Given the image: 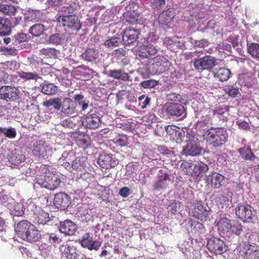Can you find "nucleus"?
<instances>
[{
	"label": "nucleus",
	"instance_id": "obj_1",
	"mask_svg": "<svg viewBox=\"0 0 259 259\" xmlns=\"http://www.w3.org/2000/svg\"><path fill=\"white\" fill-rule=\"evenodd\" d=\"M204 136L207 142L214 147L224 145L228 138L227 130L223 128H209L205 132Z\"/></svg>",
	"mask_w": 259,
	"mask_h": 259
},
{
	"label": "nucleus",
	"instance_id": "obj_2",
	"mask_svg": "<svg viewBox=\"0 0 259 259\" xmlns=\"http://www.w3.org/2000/svg\"><path fill=\"white\" fill-rule=\"evenodd\" d=\"M197 58H194L192 62L195 69L199 71L209 70L217 65V59L212 56L205 55L200 57L203 52H195Z\"/></svg>",
	"mask_w": 259,
	"mask_h": 259
},
{
	"label": "nucleus",
	"instance_id": "obj_3",
	"mask_svg": "<svg viewBox=\"0 0 259 259\" xmlns=\"http://www.w3.org/2000/svg\"><path fill=\"white\" fill-rule=\"evenodd\" d=\"M20 91L14 86L3 85L0 87V99L7 102L14 101L20 98Z\"/></svg>",
	"mask_w": 259,
	"mask_h": 259
},
{
	"label": "nucleus",
	"instance_id": "obj_4",
	"mask_svg": "<svg viewBox=\"0 0 259 259\" xmlns=\"http://www.w3.org/2000/svg\"><path fill=\"white\" fill-rule=\"evenodd\" d=\"M58 20L63 26L73 31H78L82 26L78 16L75 15L60 16Z\"/></svg>",
	"mask_w": 259,
	"mask_h": 259
},
{
	"label": "nucleus",
	"instance_id": "obj_5",
	"mask_svg": "<svg viewBox=\"0 0 259 259\" xmlns=\"http://www.w3.org/2000/svg\"><path fill=\"white\" fill-rule=\"evenodd\" d=\"M236 214L243 221L250 222L255 217V212L249 205L239 204L236 208Z\"/></svg>",
	"mask_w": 259,
	"mask_h": 259
},
{
	"label": "nucleus",
	"instance_id": "obj_6",
	"mask_svg": "<svg viewBox=\"0 0 259 259\" xmlns=\"http://www.w3.org/2000/svg\"><path fill=\"white\" fill-rule=\"evenodd\" d=\"M167 114L177 120H181L186 116V112L184 106L178 102H169L167 105Z\"/></svg>",
	"mask_w": 259,
	"mask_h": 259
},
{
	"label": "nucleus",
	"instance_id": "obj_7",
	"mask_svg": "<svg viewBox=\"0 0 259 259\" xmlns=\"http://www.w3.org/2000/svg\"><path fill=\"white\" fill-rule=\"evenodd\" d=\"M60 250L62 255L67 259H79L80 252L71 241H67L61 245Z\"/></svg>",
	"mask_w": 259,
	"mask_h": 259
},
{
	"label": "nucleus",
	"instance_id": "obj_8",
	"mask_svg": "<svg viewBox=\"0 0 259 259\" xmlns=\"http://www.w3.org/2000/svg\"><path fill=\"white\" fill-rule=\"evenodd\" d=\"M208 249L214 254H221L227 250V247L223 241L218 238H211L207 240Z\"/></svg>",
	"mask_w": 259,
	"mask_h": 259
},
{
	"label": "nucleus",
	"instance_id": "obj_9",
	"mask_svg": "<svg viewBox=\"0 0 259 259\" xmlns=\"http://www.w3.org/2000/svg\"><path fill=\"white\" fill-rule=\"evenodd\" d=\"M209 208L207 206H204L199 201L193 204L191 213L193 217L201 221H206L209 218Z\"/></svg>",
	"mask_w": 259,
	"mask_h": 259
},
{
	"label": "nucleus",
	"instance_id": "obj_10",
	"mask_svg": "<svg viewBox=\"0 0 259 259\" xmlns=\"http://www.w3.org/2000/svg\"><path fill=\"white\" fill-rule=\"evenodd\" d=\"M101 121L99 116L91 111L82 119V124L89 129H95L101 124Z\"/></svg>",
	"mask_w": 259,
	"mask_h": 259
},
{
	"label": "nucleus",
	"instance_id": "obj_11",
	"mask_svg": "<svg viewBox=\"0 0 259 259\" xmlns=\"http://www.w3.org/2000/svg\"><path fill=\"white\" fill-rule=\"evenodd\" d=\"M165 131L167 136L170 140L174 141L178 143H180L183 141L185 132L182 129L176 126L168 125L165 127Z\"/></svg>",
	"mask_w": 259,
	"mask_h": 259
},
{
	"label": "nucleus",
	"instance_id": "obj_12",
	"mask_svg": "<svg viewBox=\"0 0 259 259\" xmlns=\"http://www.w3.org/2000/svg\"><path fill=\"white\" fill-rule=\"evenodd\" d=\"M76 103L69 98L63 99L62 106L61 111L67 116H75L77 114L76 111Z\"/></svg>",
	"mask_w": 259,
	"mask_h": 259
},
{
	"label": "nucleus",
	"instance_id": "obj_13",
	"mask_svg": "<svg viewBox=\"0 0 259 259\" xmlns=\"http://www.w3.org/2000/svg\"><path fill=\"white\" fill-rule=\"evenodd\" d=\"M170 63L164 57H156L151 65L152 72L155 73H160L168 69Z\"/></svg>",
	"mask_w": 259,
	"mask_h": 259
},
{
	"label": "nucleus",
	"instance_id": "obj_14",
	"mask_svg": "<svg viewBox=\"0 0 259 259\" xmlns=\"http://www.w3.org/2000/svg\"><path fill=\"white\" fill-rule=\"evenodd\" d=\"M245 259H259V246L245 243L243 247Z\"/></svg>",
	"mask_w": 259,
	"mask_h": 259
},
{
	"label": "nucleus",
	"instance_id": "obj_15",
	"mask_svg": "<svg viewBox=\"0 0 259 259\" xmlns=\"http://www.w3.org/2000/svg\"><path fill=\"white\" fill-rule=\"evenodd\" d=\"M80 244L83 247L90 250L93 249L97 250L101 246L102 241L93 240L91 235L89 233H87L82 236Z\"/></svg>",
	"mask_w": 259,
	"mask_h": 259
},
{
	"label": "nucleus",
	"instance_id": "obj_16",
	"mask_svg": "<svg viewBox=\"0 0 259 259\" xmlns=\"http://www.w3.org/2000/svg\"><path fill=\"white\" fill-rule=\"evenodd\" d=\"M70 203L69 196L63 193L56 194L54 198V205L60 209H65Z\"/></svg>",
	"mask_w": 259,
	"mask_h": 259
},
{
	"label": "nucleus",
	"instance_id": "obj_17",
	"mask_svg": "<svg viewBox=\"0 0 259 259\" xmlns=\"http://www.w3.org/2000/svg\"><path fill=\"white\" fill-rule=\"evenodd\" d=\"M140 32L135 29H126L122 35V41L125 45H130L136 41L139 37Z\"/></svg>",
	"mask_w": 259,
	"mask_h": 259
},
{
	"label": "nucleus",
	"instance_id": "obj_18",
	"mask_svg": "<svg viewBox=\"0 0 259 259\" xmlns=\"http://www.w3.org/2000/svg\"><path fill=\"white\" fill-rule=\"evenodd\" d=\"M60 180L55 174H50L45 176V181L42 182V187L51 190H54L59 187Z\"/></svg>",
	"mask_w": 259,
	"mask_h": 259
},
{
	"label": "nucleus",
	"instance_id": "obj_19",
	"mask_svg": "<svg viewBox=\"0 0 259 259\" xmlns=\"http://www.w3.org/2000/svg\"><path fill=\"white\" fill-rule=\"evenodd\" d=\"M203 149L197 143L196 141H189L187 145L183 148V152L186 156H196L200 154Z\"/></svg>",
	"mask_w": 259,
	"mask_h": 259
},
{
	"label": "nucleus",
	"instance_id": "obj_20",
	"mask_svg": "<svg viewBox=\"0 0 259 259\" xmlns=\"http://www.w3.org/2000/svg\"><path fill=\"white\" fill-rule=\"evenodd\" d=\"M7 158L8 161L14 165H18L25 160L24 156L18 149L9 150Z\"/></svg>",
	"mask_w": 259,
	"mask_h": 259
},
{
	"label": "nucleus",
	"instance_id": "obj_21",
	"mask_svg": "<svg viewBox=\"0 0 259 259\" xmlns=\"http://www.w3.org/2000/svg\"><path fill=\"white\" fill-rule=\"evenodd\" d=\"M225 177L217 172H212L206 176V181L212 187L218 188L223 185Z\"/></svg>",
	"mask_w": 259,
	"mask_h": 259
},
{
	"label": "nucleus",
	"instance_id": "obj_22",
	"mask_svg": "<svg viewBox=\"0 0 259 259\" xmlns=\"http://www.w3.org/2000/svg\"><path fill=\"white\" fill-rule=\"evenodd\" d=\"M76 225L70 220H66L61 222L59 226L60 231L67 235H72L77 231Z\"/></svg>",
	"mask_w": 259,
	"mask_h": 259
},
{
	"label": "nucleus",
	"instance_id": "obj_23",
	"mask_svg": "<svg viewBox=\"0 0 259 259\" xmlns=\"http://www.w3.org/2000/svg\"><path fill=\"white\" fill-rule=\"evenodd\" d=\"M98 163L103 168L108 169L111 167H114L116 165L115 160H113L112 155H101L98 159Z\"/></svg>",
	"mask_w": 259,
	"mask_h": 259
},
{
	"label": "nucleus",
	"instance_id": "obj_24",
	"mask_svg": "<svg viewBox=\"0 0 259 259\" xmlns=\"http://www.w3.org/2000/svg\"><path fill=\"white\" fill-rule=\"evenodd\" d=\"M32 225L26 220H23L19 222L15 227V231L18 237L23 239Z\"/></svg>",
	"mask_w": 259,
	"mask_h": 259
},
{
	"label": "nucleus",
	"instance_id": "obj_25",
	"mask_svg": "<svg viewBox=\"0 0 259 259\" xmlns=\"http://www.w3.org/2000/svg\"><path fill=\"white\" fill-rule=\"evenodd\" d=\"M41 238V235L39 231L37 229L34 225L31 226L30 229L28 232L26 234L23 239L28 242H36L38 241Z\"/></svg>",
	"mask_w": 259,
	"mask_h": 259
},
{
	"label": "nucleus",
	"instance_id": "obj_26",
	"mask_svg": "<svg viewBox=\"0 0 259 259\" xmlns=\"http://www.w3.org/2000/svg\"><path fill=\"white\" fill-rule=\"evenodd\" d=\"M32 153L37 157H44L47 154V145L41 141H36L33 145Z\"/></svg>",
	"mask_w": 259,
	"mask_h": 259
},
{
	"label": "nucleus",
	"instance_id": "obj_27",
	"mask_svg": "<svg viewBox=\"0 0 259 259\" xmlns=\"http://www.w3.org/2000/svg\"><path fill=\"white\" fill-rule=\"evenodd\" d=\"M109 76L121 81L131 80L129 75L121 69L110 70L108 72Z\"/></svg>",
	"mask_w": 259,
	"mask_h": 259
},
{
	"label": "nucleus",
	"instance_id": "obj_28",
	"mask_svg": "<svg viewBox=\"0 0 259 259\" xmlns=\"http://www.w3.org/2000/svg\"><path fill=\"white\" fill-rule=\"evenodd\" d=\"M160 172L161 175L159 176L158 181L153 185L154 188L157 190L166 188L168 185L167 182H169V175L167 173H163L161 170H160Z\"/></svg>",
	"mask_w": 259,
	"mask_h": 259
},
{
	"label": "nucleus",
	"instance_id": "obj_29",
	"mask_svg": "<svg viewBox=\"0 0 259 259\" xmlns=\"http://www.w3.org/2000/svg\"><path fill=\"white\" fill-rule=\"evenodd\" d=\"M10 20L4 17L0 18V35H8L11 33Z\"/></svg>",
	"mask_w": 259,
	"mask_h": 259
},
{
	"label": "nucleus",
	"instance_id": "obj_30",
	"mask_svg": "<svg viewBox=\"0 0 259 259\" xmlns=\"http://www.w3.org/2000/svg\"><path fill=\"white\" fill-rule=\"evenodd\" d=\"M214 78L218 79L221 81L227 80L231 74L230 71L225 68H221L213 71Z\"/></svg>",
	"mask_w": 259,
	"mask_h": 259
},
{
	"label": "nucleus",
	"instance_id": "obj_31",
	"mask_svg": "<svg viewBox=\"0 0 259 259\" xmlns=\"http://www.w3.org/2000/svg\"><path fill=\"white\" fill-rule=\"evenodd\" d=\"M63 99L62 97L52 98L45 101L43 105L46 107L53 106L55 110H60L62 106Z\"/></svg>",
	"mask_w": 259,
	"mask_h": 259
},
{
	"label": "nucleus",
	"instance_id": "obj_32",
	"mask_svg": "<svg viewBox=\"0 0 259 259\" xmlns=\"http://www.w3.org/2000/svg\"><path fill=\"white\" fill-rule=\"evenodd\" d=\"M98 51L95 48H88L82 54V58L88 62H92L98 57Z\"/></svg>",
	"mask_w": 259,
	"mask_h": 259
},
{
	"label": "nucleus",
	"instance_id": "obj_33",
	"mask_svg": "<svg viewBox=\"0 0 259 259\" xmlns=\"http://www.w3.org/2000/svg\"><path fill=\"white\" fill-rule=\"evenodd\" d=\"M48 30L46 26L42 24H36L32 25L29 29V32L33 36L37 37L44 34Z\"/></svg>",
	"mask_w": 259,
	"mask_h": 259
},
{
	"label": "nucleus",
	"instance_id": "obj_34",
	"mask_svg": "<svg viewBox=\"0 0 259 259\" xmlns=\"http://www.w3.org/2000/svg\"><path fill=\"white\" fill-rule=\"evenodd\" d=\"M232 225L229 220L226 217L221 218L217 223L219 230L224 232H228L230 231Z\"/></svg>",
	"mask_w": 259,
	"mask_h": 259
},
{
	"label": "nucleus",
	"instance_id": "obj_35",
	"mask_svg": "<svg viewBox=\"0 0 259 259\" xmlns=\"http://www.w3.org/2000/svg\"><path fill=\"white\" fill-rule=\"evenodd\" d=\"M36 215L35 220L38 224L45 225L51 220L50 214L43 210H39Z\"/></svg>",
	"mask_w": 259,
	"mask_h": 259
},
{
	"label": "nucleus",
	"instance_id": "obj_36",
	"mask_svg": "<svg viewBox=\"0 0 259 259\" xmlns=\"http://www.w3.org/2000/svg\"><path fill=\"white\" fill-rule=\"evenodd\" d=\"M0 12L5 15H14L16 12V8L12 5L1 4Z\"/></svg>",
	"mask_w": 259,
	"mask_h": 259
},
{
	"label": "nucleus",
	"instance_id": "obj_37",
	"mask_svg": "<svg viewBox=\"0 0 259 259\" xmlns=\"http://www.w3.org/2000/svg\"><path fill=\"white\" fill-rule=\"evenodd\" d=\"M208 170L207 164L203 162H198L193 169L194 174L197 176H200Z\"/></svg>",
	"mask_w": 259,
	"mask_h": 259
},
{
	"label": "nucleus",
	"instance_id": "obj_38",
	"mask_svg": "<svg viewBox=\"0 0 259 259\" xmlns=\"http://www.w3.org/2000/svg\"><path fill=\"white\" fill-rule=\"evenodd\" d=\"M41 92L48 95H55L58 92V87L53 83H46L42 84Z\"/></svg>",
	"mask_w": 259,
	"mask_h": 259
},
{
	"label": "nucleus",
	"instance_id": "obj_39",
	"mask_svg": "<svg viewBox=\"0 0 259 259\" xmlns=\"http://www.w3.org/2000/svg\"><path fill=\"white\" fill-rule=\"evenodd\" d=\"M65 36L62 33H55L51 35L48 40L49 42L54 45H60L65 41Z\"/></svg>",
	"mask_w": 259,
	"mask_h": 259
},
{
	"label": "nucleus",
	"instance_id": "obj_40",
	"mask_svg": "<svg viewBox=\"0 0 259 259\" xmlns=\"http://www.w3.org/2000/svg\"><path fill=\"white\" fill-rule=\"evenodd\" d=\"M145 50L146 52H141V54H140L139 55L140 57H142L143 58H147L148 55H155L158 51L157 49L153 46L152 45H149L148 46H144L143 49L141 48V50Z\"/></svg>",
	"mask_w": 259,
	"mask_h": 259
},
{
	"label": "nucleus",
	"instance_id": "obj_41",
	"mask_svg": "<svg viewBox=\"0 0 259 259\" xmlns=\"http://www.w3.org/2000/svg\"><path fill=\"white\" fill-rule=\"evenodd\" d=\"M241 157L245 160H251L255 155L252 152L251 149L248 147H244L238 150Z\"/></svg>",
	"mask_w": 259,
	"mask_h": 259
},
{
	"label": "nucleus",
	"instance_id": "obj_42",
	"mask_svg": "<svg viewBox=\"0 0 259 259\" xmlns=\"http://www.w3.org/2000/svg\"><path fill=\"white\" fill-rule=\"evenodd\" d=\"M3 134L9 139H14L17 135L16 130L12 127H0V134Z\"/></svg>",
	"mask_w": 259,
	"mask_h": 259
},
{
	"label": "nucleus",
	"instance_id": "obj_43",
	"mask_svg": "<svg viewBox=\"0 0 259 259\" xmlns=\"http://www.w3.org/2000/svg\"><path fill=\"white\" fill-rule=\"evenodd\" d=\"M247 52L254 58H259V44H247Z\"/></svg>",
	"mask_w": 259,
	"mask_h": 259
},
{
	"label": "nucleus",
	"instance_id": "obj_44",
	"mask_svg": "<svg viewBox=\"0 0 259 259\" xmlns=\"http://www.w3.org/2000/svg\"><path fill=\"white\" fill-rule=\"evenodd\" d=\"M173 18V14L171 13V12L167 11L159 15L158 17V21L161 24L167 25L171 21Z\"/></svg>",
	"mask_w": 259,
	"mask_h": 259
},
{
	"label": "nucleus",
	"instance_id": "obj_45",
	"mask_svg": "<svg viewBox=\"0 0 259 259\" xmlns=\"http://www.w3.org/2000/svg\"><path fill=\"white\" fill-rule=\"evenodd\" d=\"M19 76L24 80H30L31 79L37 80V79L40 78L38 74L35 72H28L21 71L19 72Z\"/></svg>",
	"mask_w": 259,
	"mask_h": 259
},
{
	"label": "nucleus",
	"instance_id": "obj_46",
	"mask_svg": "<svg viewBox=\"0 0 259 259\" xmlns=\"http://www.w3.org/2000/svg\"><path fill=\"white\" fill-rule=\"evenodd\" d=\"M40 55L46 58H55L57 55V50L51 48L42 49L40 50Z\"/></svg>",
	"mask_w": 259,
	"mask_h": 259
},
{
	"label": "nucleus",
	"instance_id": "obj_47",
	"mask_svg": "<svg viewBox=\"0 0 259 259\" xmlns=\"http://www.w3.org/2000/svg\"><path fill=\"white\" fill-rule=\"evenodd\" d=\"M232 197V193L229 191L223 192L219 197V201L221 203L226 205H229L231 203Z\"/></svg>",
	"mask_w": 259,
	"mask_h": 259
},
{
	"label": "nucleus",
	"instance_id": "obj_48",
	"mask_svg": "<svg viewBox=\"0 0 259 259\" xmlns=\"http://www.w3.org/2000/svg\"><path fill=\"white\" fill-rule=\"evenodd\" d=\"M26 15V17L28 21H37L39 18V12L36 10L29 9Z\"/></svg>",
	"mask_w": 259,
	"mask_h": 259
},
{
	"label": "nucleus",
	"instance_id": "obj_49",
	"mask_svg": "<svg viewBox=\"0 0 259 259\" xmlns=\"http://www.w3.org/2000/svg\"><path fill=\"white\" fill-rule=\"evenodd\" d=\"M113 142L118 146H123L126 145L128 138L125 135H118L113 140Z\"/></svg>",
	"mask_w": 259,
	"mask_h": 259
},
{
	"label": "nucleus",
	"instance_id": "obj_50",
	"mask_svg": "<svg viewBox=\"0 0 259 259\" xmlns=\"http://www.w3.org/2000/svg\"><path fill=\"white\" fill-rule=\"evenodd\" d=\"M121 40L119 37H112L111 38L106 40L104 42L105 46L108 47H115L119 45Z\"/></svg>",
	"mask_w": 259,
	"mask_h": 259
},
{
	"label": "nucleus",
	"instance_id": "obj_51",
	"mask_svg": "<svg viewBox=\"0 0 259 259\" xmlns=\"http://www.w3.org/2000/svg\"><path fill=\"white\" fill-rule=\"evenodd\" d=\"M181 207V203L179 201H173L168 206V211L172 214H176Z\"/></svg>",
	"mask_w": 259,
	"mask_h": 259
},
{
	"label": "nucleus",
	"instance_id": "obj_52",
	"mask_svg": "<svg viewBox=\"0 0 259 259\" xmlns=\"http://www.w3.org/2000/svg\"><path fill=\"white\" fill-rule=\"evenodd\" d=\"M125 17L126 21L131 24L136 23L138 20V16L135 14V13L128 12L126 14Z\"/></svg>",
	"mask_w": 259,
	"mask_h": 259
},
{
	"label": "nucleus",
	"instance_id": "obj_53",
	"mask_svg": "<svg viewBox=\"0 0 259 259\" xmlns=\"http://www.w3.org/2000/svg\"><path fill=\"white\" fill-rule=\"evenodd\" d=\"M150 99L145 95H143L139 97V105L141 106L142 109L146 108L147 105L150 103Z\"/></svg>",
	"mask_w": 259,
	"mask_h": 259
},
{
	"label": "nucleus",
	"instance_id": "obj_54",
	"mask_svg": "<svg viewBox=\"0 0 259 259\" xmlns=\"http://www.w3.org/2000/svg\"><path fill=\"white\" fill-rule=\"evenodd\" d=\"M72 166L75 169L81 170L84 167L83 161L79 158H76L72 161Z\"/></svg>",
	"mask_w": 259,
	"mask_h": 259
},
{
	"label": "nucleus",
	"instance_id": "obj_55",
	"mask_svg": "<svg viewBox=\"0 0 259 259\" xmlns=\"http://www.w3.org/2000/svg\"><path fill=\"white\" fill-rule=\"evenodd\" d=\"M24 208L22 204L17 203L14 206V214L15 215L21 216L24 213Z\"/></svg>",
	"mask_w": 259,
	"mask_h": 259
},
{
	"label": "nucleus",
	"instance_id": "obj_56",
	"mask_svg": "<svg viewBox=\"0 0 259 259\" xmlns=\"http://www.w3.org/2000/svg\"><path fill=\"white\" fill-rule=\"evenodd\" d=\"M157 84L156 80L150 79L143 81L141 83V85L144 88H154Z\"/></svg>",
	"mask_w": 259,
	"mask_h": 259
},
{
	"label": "nucleus",
	"instance_id": "obj_57",
	"mask_svg": "<svg viewBox=\"0 0 259 259\" xmlns=\"http://www.w3.org/2000/svg\"><path fill=\"white\" fill-rule=\"evenodd\" d=\"M225 92L231 97H236L239 94V90L232 87H228L225 88Z\"/></svg>",
	"mask_w": 259,
	"mask_h": 259
},
{
	"label": "nucleus",
	"instance_id": "obj_58",
	"mask_svg": "<svg viewBox=\"0 0 259 259\" xmlns=\"http://www.w3.org/2000/svg\"><path fill=\"white\" fill-rule=\"evenodd\" d=\"M194 165H195L191 162L184 161L182 163L181 168L182 169H185V172H189L191 170H193Z\"/></svg>",
	"mask_w": 259,
	"mask_h": 259
},
{
	"label": "nucleus",
	"instance_id": "obj_59",
	"mask_svg": "<svg viewBox=\"0 0 259 259\" xmlns=\"http://www.w3.org/2000/svg\"><path fill=\"white\" fill-rule=\"evenodd\" d=\"M232 232L235 233V234L239 235L242 231V225L241 224L237 222L235 223L233 225H232L231 229L230 230Z\"/></svg>",
	"mask_w": 259,
	"mask_h": 259
},
{
	"label": "nucleus",
	"instance_id": "obj_60",
	"mask_svg": "<svg viewBox=\"0 0 259 259\" xmlns=\"http://www.w3.org/2000/svg\"><path fill=\"white\" fill-rule=\"evenodd\" d=\"M47 238L49 239L51 244H58L61 240L55 234H49L47 235Z\"/></svg>",
	"mask_w": 259,
	"mask_h": 259
},
{
	"label": "nucleus",
	"instance_id": "obj_61",
	"mask_svg": "<svg viewBox=\"0 0 259 259\" xmlns=\"http://www.w3.org/2000/svg\"><path fill=\"white\" fill-rule=\"evenodd\" d=\"M165 4V0H154L153 3V6L154 8L158 10L162 9L164 8Z\"/></svg>",
	"mask_w": 259,
	"mask_h": 259
},
{
	"label": "nucleus",
	"instance_id": "obj_62",
	"mask_svg": "<svg viewBox=\"0 0 259 259\" xmlns=\"http://www.w3.org/2000/svg\"><path fill=\"white\" fill-rule=\"evenodd\" d=\"M60 124L64 127L73 128L74 126L73 122L69 119L64 120L60 122Z\"/></svg>",
	"mask_w": 259,
	"mask_h": 259
},
{
	"label": "nucleus",
	"instance_id": "obj_63",
	"mask_svg": "<svg viewBox=\"0 0 259 259\" xmlns=\"http://www.w3.org/2000/svg\"><path fill=\"white\" fill-rule=\"evenodd\" d=\"M236 123L240 128L245 130L249 128L248 123L244 120H238Z\"/></svg>",
	"mask_w": 259,
	"mask_h": 259
},
{
	"label": "nucleus",
	"instance_id": "obj_64",
	"mask_svg": "<svg viewBox=\"0 0 259 259\" xmlns=\"http://www.w3.org/2000/svg\"><path fill=\"white\" fill-rule=\"evenodd\" d=\"M130 191V190L128 188L124 187L120 189L119 194L123 197H126L128 196Z\"/></svg>",
	"mask_w": 259,
	"mask_h": 259
}]
</instances>
